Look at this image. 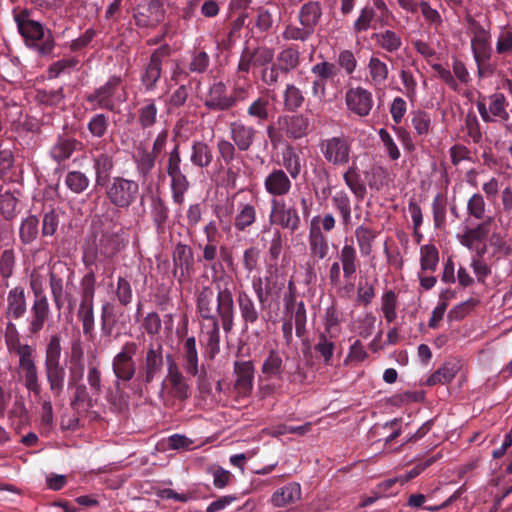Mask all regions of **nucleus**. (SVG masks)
I'll list each match as a JSON object with an SVG mask.
<instances>
[{
	"mask_svg": "<svg viewBox=\"0 0 512 512\" xmlns=\"http://www.w3.org/2000/svg\"><path fill=\"white\" fill-rule=\"evenodd\" d=\"M5 342L8 351L19 357V361L32 356L35 349L28 344L20 342L19 333L13 322L6 323Z\"/></svg>",
	"mask_w": 512,
	"mask_h": 512,
	"instance_id": "nucleus-32",
	"label": "nucleus"
},
{
	"mask_svg": "<svg viewBox=\"0 0 512 512\" xmlns=\"http://www.w3.org/2000/svg\"><path fill=\"white\" fill-rule=\"evenodd\" d=\"M269 220L271 224L279 225L291 233L299 230L301 226V218L296 206L293 204L286 207L284 203H280L275 199L272 200Z\"/></svg>",
	"mask_w": 512,
	"mask_h": 512,
	"instance_id": "nucleus-15",
	"label": "nucleus"
},
{
	"mask_svg": "<svg viewBox=\"0 0 512 512\" xmlns=\"http://www.w3.org/2000/svg\"><path fill=\"white\" fill-rule=\"evenodd\" d=\"M271 102L266 96L257 97L248 107L247 115L258 125H263L270 118Z\"/></svg>",
	"mask_w": 512,
	"mask_h": 512,
	"instance_id": "nucleus-44",
	"label": "nucleus"
},
{
	"mask_svg": "<svg viewBox=\"0 0 512 512\" xmlns=\"http://www.w3.org/2000/svg\"><path fill=\"white\" fill-rule=\"evenodd\" d=\"M338 262L342 266L344 279L347 281L354 279L360 267V260L353 244L344 243L338 254Z\"/></svg>",
	"mask_w": 512,
	"mask_h": 512,
	"instance_id": "nucleus-31",
	"label": "nucleus"
},
{
	"mask_svg": "<svg viewBox=\"0 0 512 512\" xmlns=\"http://www.w3.org/2000/svg\"><path fill=\"white\" fill-rule=\"evenodd\" d=\"M317 217L311 220V226L308 235L310 254L318 260L324 259L329 253L328 239L322 232L320 226L316 225Z\"/></svg>",
	"mask_w": 512,
	"mask_h": 512,
	"instance_id": "nucleus-30",
	"label": "nucleus"
},
{
	"mask_svg": "<svg viewBox=\"0 0 512 512\" xmlns=\"http://www.w3.org/2000/svg\"><path fill=\"white\" fill-rule=\"evenodd\" d=\"M321 17L322 8L318 1L304 3L298 13L300 25L309 28L313 32H315V28L319 24Z\"/></svg>",
	"mask_w": 512,
	"mask_h": 512,
	"instance_id": "nucleus-38",
	"label": "nucleus"
},
{
	"mask_svg": "<svg viewBox=\"0 0 512 512\" xmlns=\"http://www.w3.org/2000/svg\"><path fill=\"white\" fill-rule=\"evenodd\" d=\"M257 222L256 206L252 203H238L233 226L236 232L250 233Z\"/></svg>",
	"mask_w": 512,
	"mask_h": 512,
	"instance_id": "nucleus-29",
	"label": "nucleus"
},
{
	"mask_svg": "<svg viewBox=\"0 0 512 512\" xmlns=\"http://www.w3.org/2000/svg\"><path fill=\"white\" fill-rule=\"evenodd\" d=\"M378 232L368 226L360 225L355 229V238L359 251L363 257L369 256L373 250V243Z\"/></svg>",
	"mask_w": 512,
	"mask_h": 512,
	"instance_id": "nucleus-47",
	"label": "nucleus"
},
{
	"mask_svg": "<svg viewBox=\"0 0 512 512\" xmlns=\"http://www.w3.org/2000/svg\"><path fill=\"white\" fill-rule=\"evenodd\" d=\"M122 83L120 76H111L106 83L96 88L93 93L86 96V101L94 104L95 108L116 112L123 100L118 95Z\"/></svg>",
	"mask_w": 512,
	"mask_h": 512,
	"instance_id": "nucleus-12",
	"label": "nucleus"
},
{
	"mask_svg": "<svg viewBox=\"0 0 512 512\" xmlns=\"http://www.w3.org/2000/svg\"><path fill=\"white\" fill-rule=\"evenodd\" d=\"M218 160L222 161L225 165L229 166L237 158V147L231 141L225 138H220L216 144Z\"/></svg>",
	"mask_w": 512,
	"mask_h": 512,
	"instance_id": "nucleus-62",
	"label": "nucleus"
},
{
	"mask_svg": "<svg viewBox=\"0 0 512 512\" xmlns=\"http://www.w3.org/2000/svg\"><path fill=\"white\" fill-rule=\"evenodd\" d=\"M156 159L157 157L146 149L138 150L137 154L133 156L136 171L143 182L151 178L152 171L156 165Z\"/></svg>",
	"mask_w": 512,
	"mask_h": 512,
	"instance_id": "nucleus-43",
	"label": "nucleus"
},
{
	"mask_svg": "<svg viewBox=\"0 0 512 512\" xmlns=\"http://www.w3.org/2000/svg\"><path fill=\"white\" fill-rule=\"evenodd\" d=\"M508 103L502 93H495L490 96L489 113L494 121L500 122L503 126L509 119V113L506 110Z\"/></svg>",
	"mask_w": 512,
	"mask_h": 512,
	"instance_id": "nucleus-51",
	"label": "nucleus"
},
{
	"mask_svg": "<svg viewBox=\"0 0 512 512\" xmlns=\"http://www.w3.org/2000/svg\"><path fill=\"white\" fill-rule=\"evenodd\" d=\"M301 498V487L296 482H291L277 489L272 495V503L276 507H285L297 502Z\"/></svg>",
	"mask_w": 512,
	"mask_h": 512,
	"instance_id": "nucleus-41",
	"label": "nucleus"
},
{
	"mask_svg": "<svg viewBox=\"0 0 512 512\" xmlns=\"http://www.w3.org/2000/svg\"><path fill=\"white\" fill-rule=\"evenodd\" d=\"M139 344L135 341H126L112 358V371L115 376V387L127 384L138 376L139 365L135 359Z\"/></svg>",
	"mask_w": 512,
	"mask_h": 512,
	"instance_id": "nucleus-4",
	"label": "nucleus"
},
{
	"mask_svg": "<svg viewBox=\"0 0 512 512\" xmlns=\"http://www.w3.org/2000/svg\"><path fill=\"white\" fill-rule=\"evenodd\" d=\"M65 184L72 192L80 194L88 188L90 179L85 173L74 170L67 173Z\"/></svg>",
	"mask_w": 512,
	"mask_h": 512,
	"instance_id": "nucleus-61",
	"label": "nucleus"
},
{
	"mask_svg": "<svg viewBox=\"0 0 512 512\" xmlns=\"http://www.w3.org/2000/svg\"><path fill=\"white\" fill-rule=\"evenodd\" d=\"M226 85L222 82L214 83L207 94L204 106L211 111H227L232 108Z\"/></svg>",
	"mask_w": 512,
	"mask_h": 512,
	"instance_id": "nucleus-27",
	"label": "nucleus"
},
{
	"mask_svg": "<svg viewBox=\"0 0 512 512\" xmlns=\"http://www.w3.org/2000/svg\"><path fill=\"white\" fill-rule=\"evenodd\" d=\"M252 288L256 295V298L261 306V309H266L271 295L278 294L282 289V284L278 285L276 281L272 280V277H257L252 280Z\"/></svg>",
	"mask_w": 512,
	"mask_h": 512,
	"instance_id": "nucleus-33",
	"label": "nucleus"
},
{
	"mask_svg": "<svg viewBox=\"0 0 512 512\" xmlns=\"http://www.w3.org/2000/svg\"><path fill=\"white\" fill-rule=\"evenodd\" d=\"M106 199L118 209H129L140 195L139 182L124 176H114L104 187Z\"/></svg>",
	"mask_w": 512,
	"mask_h": 512,
	"instance_id": "nucleus-5",
	"label": "nucleus"
},
{
	"mask_svg": "<svg viewBox=\"0 0 512 512\" xmlns=\"http://www.w3.org/2000/svg\"><path fill=\"white\" fill-rule=\"evenodd\" d=\"M27 312L26 290L23 286H16L9 290L6 297L5 318L7 322L24 317Z\"/></svg>",
	"mask_w": 512,
	"mask_h": 512,
	"instance_id": "nucleus-20",
	"label": "nucleus"
},
{
	"mask_svg": "<svg viewBox=\"0 0 512 512\" xmlns=\"http://www.w3.org/2000/svg\"><path fill=\"white\" fill-rule=\"evenodd\" d=\"M469 22L473 26L471 39V50L474 58L492 56L491 47V34L481 24L476 22L474 19H470Z\"/></svg>",
	"mask_w": 512,
	"mask_h": 512,
	"instance_id": "nucleus-25",
	"label": "nucleus"
},
{
	"mask_svg": "<svg viewBox=\"0 0 512 512\" xmlns=\"http://www.w3.org/2000/svg\"><path fill=\"white\" fill-rule=\"evenodd\" d=\"M314 350L322 357L325 365H332L335 344L331 341L330 336L328 337L326 333H320Z\"/></svg>",
	"mask_w": 512,
	"mask_h": 512,
	"instance_id": "nucleus-60",
	"label": "nucleus"
},
{
	"mask_svg": "<svg viewBox=\"0 0 512 512\" xmlns=\"http://www.w3.org/2000/svg\"><path fill=\"white\" fill-rule=\"evenodd\" d=\"M18 29L30 49L40 56L52 55L55 48L54 37L40 22L31 19L19 21Z\"/></svg>",
	"mask_w": 512,
	"mask_h": 512,
	"instance_id": "nucleus-6",
	"label": "nucleus"
},
{
	"mask_svg": "<svg viewBox=\"0 0 512 512\" xmlns=\"http://www.w3.org/2000/svg\"><path fill=\"white\" fill-rule=\"evenodd\" d=\"M347 109L360 117H366L372 110L374 101L372 93L361 87L350 88L345 94Z\"/></svg>",
	"mask_w": 512,
	"mask_h": 512,
	"instance_id": "nucleus-17",
	"label": "nucleus"
},
{
	"mask_svg": "<svg viewBox=\"0 0 512 512\" xmlns=\"http://www.w3.org/2000/svg\"><path fill=\"white\" fill-rule=\"evenodd\" d=\"M19 368L23 375L24 386L27 390L38 396L41 393L38 369L33 355L19 361Z\"/></svg>",
	"mask_w": 512,
	"mask_h": 512,
	"instance_id": "nucleus-35",
	"label": "nucleus"
},
{
	"mask_svg": "<svg viewBox=\"0 0 512 512\" xmlns=\"http://www.w3.org/2000/svg\"><path fill=\"white\" fill-rule=\"evenodd\" d=\"M282 97L284 110L292 113L300 109L305 102L303 91L293 83L286 84Z\"/></svg>",
	"mask_w": 512,
	"mask_h": 512,
	"instance_id": "nucleus-46",
	"label": "nucleus"
},
{
	"mask_svg": "<svg viewBox=\"0 0 512 512\" xmlns=\"http://www.w3.org/2000/svg\"><path fill=\"white\" fill-rule=\"evenodd\" d=\"M138 124L143 129H149L157 123L158 107L156 100L146 98L139 103L137 110Z\"/></svg>",
	"mask_w": 512,
	"mask_h": 512,
	"instance_id": "nucleus-42",
	"label": "nucleus"
},
{
	"mask_svg": "<svg viewBox=\"0 0 512 512\" xmlns=\"http://www.w3.org/2000/svg\"><path fill=\"white\" fill-rule=\"evenodd\" d=\"M213 161L211 147L204 141L193 140L190 150V162L198 168H207Z\"/></svg>",
	"mask_w": 512,
	"mask_h": 512,
	"instance_id": "nucleus-40",
	"label": "nucleus"
},
{
	"mask_svg": "<svg viewBox=\"0 0 512 512\" xmlns=\"http://www.w3.org/2000/svg\"><path fill=\"white\" fill-rule=\"evenodd\" d=\"M30 286L34 295L31 317L29 320L28 330L31 335L38 334L44 327L45 322L50 315V306L48 298L44 292L42 281L39 277L32 276Z\"/></svg>",
	"mask_w": 512,
	"mask_h": 512,
	"instance_id": "nucleus-9",
	"label": "nucleus"
},
{
	"mask_svg": "<svg viewBox=\"0 0 512 512\" xmlns=\"http://www.w3.org/2000/svg\"><path fill=\"white\" fill-rule=\"evenodd\" d=\"M334 210L340 215L342 225L347 228L352 223V202L345 190L336 191L331 197Z\"/></svg>",
	"mask_w": 512,
	"mask_h": 512,
	"instance_id": "nucleus-37",
	"label": "nucleus"
},
{
	"mask_svg": "<svg viewBox=\"0 0 512 512\" xmlns=\"http://www.w3.org/2000/svg\"><path fill=\"white\" fill-rule=\"evenodd\" d=\"M171 53L172 49L169 44H163L151 53L140 73V83L145 93L157 90L163 72V63Z\"/></svg>",
	"mask_w": 512,
	"mask_h": 512,
	"instance_id": "nucleus-7",
	"label": "nucleus"
},
{
	"mask_svg": "<svg viewBox=\"0 0 512 512\" xmlns=\"http://www.w3.org/2000/svg\"><path fill=\"white\" fill-rule=\"evenodd\" d=\"M210 66V56L203 49H194L190 53V60L187 64L192 74H204Z\"/></svg>",
	"mask_w": 512,
	"mask_h": 512,
	"instance_id": "nucleus-55",
	"label": "nucleus"
},
{
	"mask_svg": "<svg viewBox=\"0 0 512 512\" xmlns=\"http://www.w3.org/2000/svg\"><path fill=\"white\" fill-rule=\"evenodd\" d=\"M288 75L292 71L296 70L301 64V53L298 45L291 44L282 48L275 61Z\"/></svg>",
	"mask_w": 512,
	"mask_h": 512,
	"instance_id": "nucleus-36",
	"label": "nucleus"
},
{
	"mask_svg": "<svg viewBox=\"0 0 512 512\" xmlns=\"http://www.w3.org/2000/svg\"><path fill=\"white\" fill-rule=\"evenodd\" d=\"M196 311L209 322L205 332V352L212 360L220 352V324L227 334L234 328L235 302L231 288L218 285L215 294L210 286L202 287L196 295Z\"/></svg>",
	"mask_w": 512,
	"mask_h": 512,
	"instance_id": "nucleus-1",
	"label": "nucleus"
},
{
	"mask_svg": "<svg viewBox=\"0 0 512 512\" xmlns=\"http://www.w3.org/2000/svg\"><path fill=\"white\" fill-rule=\"evenodd\" d=\"M92 164L95 174V187L103 188L114 177L112 176L116 165L114 156L108 152L92 155Z\"/></svg>",
	"mask_w": 512,
	"mask_h": 512,
	"instance_id": "nucleus-19",
	"label": "nucleus"
},
{
	"mask_svg": "<svg viewBox=\"0 0 512 512\" xmlns=\"http://www.w3.org/2000/svg\"><path fill=\"white\" fill-rule=\"evenodd\" d=\"M180 356L186 375L190 377L198 376L199 356L194 336H190L183 341Z\"/></svg>",
	"mask_w": 512,
	"mask_h": 512,
	"instance_id": "nucleus-28",
	"label": "nucleus"
},
{
	"mask_svg": "<svg viewBox=\"0 0 512 512\" xmlns=\"http://www.w3.org/2000/svg\"><path fill=\"white\" fill-rule=\"evenodd\" d=\"M282 163L285 172L292 178L297 179L301 173V158L292 146H289L282 153Z\"/></svg>",
	"mask_w": 512,
	"mask_h": 512,
	"instance_id": "nucleus-52",
	"label": "nucleus"
},
{
	"mask_svg": "<svg viewBox=\"0 0 512 512\" xmlns=\"http://www.w3.org/2000/svg\"><path fill=\"white\" fill-rule=\"evenodd\" d=\"M343 180L357 200L362 201L365 198L367 189L356 166L353 165L347 169L343 174Z\"/></svg>",
	"mask_w": 512,
	"mask_h": 512,
	"instance_id": "nucleus-50",
	"label": "nucleus"
},
{
	"mask_svg": "<svg viewBox=\"0 0 512 512\" xmlns=\"http://www.w3.org/2000/svg\"><path fill=\"white\" fill-rule=\"evenodd\" d=\"M45 376L51 392L60 396L64 389L66 371L61 363H44Z\"/></svg>",
	"mask_w": 512,
	"mask_h": 512,
	"instance_id": "nucleus-39",
	"label": "nucleus"
},
{
	"mask_svg": "<svg viewBox=\"0 0 512 512\" xmlns=\"http://www.w3.org/2000/svg\"><path fill=\"white\" fill-rule=\"evenodd\" d=\"M262 373L267 378L280 377L283 372V360L280 354L272 349L264 360L261 368Z\"/></svg>",
	"mask_w": 512,
	"mask_h": 512,
	"instance_id": "nucleus-57",
	"label": "nucleus"
},
{
	"mask_svg": "<svg viewBox=\"0 0 512 512\" xmlns=\"http://www.w3.org/2000/svg\"><path fill=\"white\" fill-rule=\"evenodd\" d=\"M255 368L252 361H235L234 373L236 380L234 388L238 394L248 396L253 390Z\"/></svg>",
	"mask_w": 512,
	"mask_h": 512,
	"instance_id": "nucleus-24",
	"label": "nucleus"
},
{
	"mask_svg": "<svg viewBox=\"0 0 512 512\" xmlns=\"http://www.w3.org/2000/svg\"><path fill=\"white\" fill-rule=\"evenodd\" d=\"M281 75H285V72L276 62H272L259 72L260 80L267 87H276Z\"/></svg>",
	"mask_w": 512,
	"mask_h": 512,
	"instance_id": "nucleus-64",
	"label": "nucleus"
},
{
	"mask_svg": "<svg viewBox=\"0 0 512 512\" xmlns=\"http://www.w3.org/2000/svg\"><path fill=\"white\" fill-rule=\"evenodd\" d=\"M172 275L180 286L192 281L195 273V257L192 247L178 242L172 251Z\"/></svg>",
	"mask_w": 512,
	"mask_h": 512,
	"instance_id": "nucleus-11",
	"label": "nucleus"
},
{
	"mask_svg": "<svg viewBox=\"0 0 512 512\" xmlns=\"http://www.w3.org/2000/svg\"><path fill=\"white\" fill-rule=\"evenodd\" d=\"M340 72L337 64L329 61H321L311 67V74L313 81L311 86V93L315 98L327 97L328 84H334L335 79Z\"/></svg>",
	"mask_w": 512,
	"mask_h": 512,
	"instance_id": "nucleus-14",
	"label": "nucleus"
},
{
	"mask_svg": "<svg viewBox=\"0 0 512 512\" xmlns=\"http://www.w3.org/2000/svg\"><path fill=\"white\" fill-rule=\"evenodd\" d=\"M127 243L124 228H117L116 225L103 228L95 235L94 248L84 253L83 262L86 267L96 262L110 265Z\"/></svg>",
	"mask_w": 512,
	"mask_h": 512,
	"instance_id": "nucleus-2",
	"label": "nucleus"
},
{
	"mask_svg": "<svg viewBox=\"0 0 512 512\" xmlns=\"http://www.w3.org/2000/svg\"><path fill=\"white\" fill-rule=\"evenodd\" d=\"M74 270L66 263L56 262L49 273V287L55 307L61 310L64 306L65 288L72 284Z\"/></svg>",
	"mask_w": 512,
	"mask_h": 512,
	"instance_id": "nucleus-13",
	"label": "nucleus"
},
{
	"mask_svg": "<svg viewBox=\"0 0 512 512\" xmlns=\"http://www.w3.org/2000/svg\"><path fill=\"white\" fill-rule=\"evenodd\" d=\"M109 128V117L104 113L93 115L87 123V129L92 137L102 138Z\"/></svg>",
	"mask_w": 512,
	"mask_h": 512,
	"instance_id": "nucleus-63",
	"label": "nucleus"
},
{
	"mask_svg": "<svg viewBox=\"0 0 512 512\" xmlns=\"http://www.w3.org/2000/svg\"><path fill=\"white\" fill-rule=\"evenodd\" d=\"M458 372L456 364H444L437 369L433 374L426 380L427 386H434L437 384H447L453 380Z\"/></svg>",
	"mask_w": 512,
	"mask_h": 512,
	"instance_id": "nucleus-58",
	"label": "nucleus"
},
{
	"mask_svg": "<svg viewBox=\"0 0 512 512\" xmlns=\"http://www.w3.org/2000/svg\"><path fill=\"white\" fill-rule=\"evenodd\" d=\"M138 365V380L144 385L151 384L164 369V347L162 343H149L144 349Z\"/></svg>",
	"mask_w": 512,
	"mask_h": 512,
	"instance_id": "nucleus-8",
	"label": "nucleus"
},
{
	"mask_svg": "<svg viewBox=\"0 0 512 512\" xmlns=\"http://www.w3.org/2000/svg\"><path fill=\"white\" fill-rule=\"evenodd\" d=\"M367 68L369 71L370 82L375 87L384 86L389 75V68L387 64L380 58L372 56L369 59Z\"/></svg>",
	"mask_w": 512,
	"mask_h": 512,
	"instance_id": "nucleus-49",
	"label": "nucleus"
},
{
	"mask_svg": "<svg viewBox=\"0 0 512 512\" xmlns=\"http://www.w3.org/2000/svg\"><path fill=\"white\" fill-rule=\"evenodd\" d=\"M167 375L164 381H167L171 394L178 400H186L191 395V386L188 378L180 371L178 364L171 354L166 355Z\"/></svg>",
	"mask_w": 512,
	"mask_h": 512,
	"instance_id": "nucleus-16",
	"label": "nucleus"
},
{
	"mask_svg": "<svg viewBox=\"0 0 512 512\" xmlns=\"http://www.w3.org/2000/svg\"><path fill=\"white\" fill-rule=\"evenodd\" d=\"M77 318L82 323V331L88 340H93L95 336V314L94 304L80 303Z\"/></svg>",
	"mask_w": 512,
	"mask_h": 512,
	"instance_id": "nucleus-48",
	"label": "nucleus"
},
{
	"mask_svg": "<svg viewBox=\"0 0 512 512\" xmlns=\"http://www.w3.org/2000/svg\"><path fill=\"white\" fill-rule=\"evenodd\" d=\"M257 130L240 120L233 121L229 124L230 140L236 145L238 151L246 152L253 146Z\"/></svg>",
	"mask_w": 512,
	"mask_h": 512,
	"instance_id": "nucleus-18",
	"label": "nucleus"
},
{
	"mask_svg": "<svg viewBox=\"0 0 512 512\" xmlns=\"http://www.w3.org/2000/svg\"><path fill=\"white\" fill-rule=\"evenodd\" d=\"M264 188L270 196L281 197L290 192L292 182L283 169L273 168L264 179Z\"/></svg>",
	"mask_w": 512,
	"mask_h": 512,
	"instance_id": "nucleus-23",
	"label": "nucleus"
},
{
	"mask_svg": "<svg viewBox=\"0 0 512 512\" xmlns=\"http://www.w3.org/2000/svg\"><path fill=\"white\" fill-rule=\"evenodd\" d=\"M398 297L393 290L385 291L381 296V310L387 323L397 318Z\"/></svg>",
	"mask_w": 512,
	"mask_h": 512,
	"instance_id": "nucleus-59",
	"label": "nucleus"
},
{
	"mask_svg": "<svg viewBox=\"0 0 512 512\" xmlns=\"http://www.w3.org/2000/svg\"><path fill=\"white\" fill-rule=\"evenodd\" d=\"M219 247L218 242H206L204 245H199V248L202 250V260L210 265V269L214 275L224 272L222 263L216 262Z\"/></svg>",
	"mask_w": 512,
	"mask_h": 512,
	"instance_id": "nucleus-53",
	"label": "nucleus"
},
{
	"mask_svg": "<svg viewBox=\"0 0 512 512\" xmlns=\"http://www.w3.org/2000/svg\"><path fill=\"white\" fill-rule=\"evenodd\" d=\"M170 209L164 199L155 197L151 201V219L158 236H163L167 231Z\"/></svg>",
	"mask_w": 512,
	"mask_h": 512,
	"instance_id": "nucleus-34",
	"label": "nucleus"
},
{
	"mask_svg": "<svg viewBox=\"0 0 512 512\" xmlns=\"http://www.w3.org/2000/svg\"><path fill=\"white\" fill-rule=\"evenodd\" d=\"M236 303L243 328L248 330L250 325H254L258 322L263 309L257 307L255 300L246 290H239L237 292Z\"/></svg>",
	"mask_w": 512,
	"mask_h": 512,
	"instance_id": "nucleus-22",
	"label": "nucleus"
},
{
	"mask_svg": "<svg viewBox=\"0 0 512 512\" xmlns=\"http://www.w3.org/2000/svg\"><path fill=\"white\" fill-rule=\"evenodd\" d=\"M319 149L324 159L333 166L349 163L352 154V140L343 134L322 139Z\"/></svg>",
	"mask_w": 512,
	"mask_h": 512,
	"instance_id": "nucleus-10",
	"label": "nucleus"
},
{
	"mask_svg": "<svg viewBox=\"0 0 512 512\" xmlns=\"http://www.w3.org/2000/svg\"><path fill=\"white\" fill-rule=\"evenodd\" d=\"M439 263V251L434 244H425L420 248V266L422 271L434 272Z\"/></svg>",
	"mask_w": 512,
	"mask_h": 512,
	"instance_id": "nucleus-54",
	"label": "nucleus"
},
{
	"mask_svg": "<svg viewBox=\"0 0 512 512\" xmlns=\"http://www.w3.org/2000/svg\"><path fill=\"white\" fill-rule=\"evenodd\" d=\"M279 124L287 138L301 139L309 134L310 119L301 113L279 117Z\"/></svg>",
	"mask_w": 512,
	"mask_h": 512,
	"instance_id": "nucleus-21",
	"label": "nucleus"
},
{
	"mask_svg": "<svg viewBox=\"0 0 512 512\" xmlns=\"http://www.w3.org/2000/svg\"><path fill=\"white\" fill-rule=\"evenodd\" d=\"M82 143L72 136L60 134L50 149V157L57 163L68 160L75 151L80 150Z\"/></svg>",
	"mask_w": 512,
	"mask_h": 512,
	"instance_id": "nucleus-26",
	"label": "nucleus"
},
{
	"mask_svg": "<svg viewBox=\"0 0 512 512\" xmlns=\"http://www.w3.org/2000/svg\"><path fill=\"white\" fill-rule=\"evenodd\" d=\"M376 17L374 8L370 5H365L359 11L358 17L355 19L352 25L353 33L358 35L367 32L372 28V23Z\"/></svg>",
	"mask_w": 512,
	"mask_h": 512,
	"instance_id": "nucleus-56",
	"label": "nucleus"
},
{
	"mask_svg": "<svg viewBox=\"0 0 512 512\" xmlns=\"http://www.w3.org/2000/svg\"><path fill=\"white\" fill-rule=\"evenodd\" d=\"M188 165L182 164L179 143L168 153L165 171L170 178L171 197L174 204L182 205L191 184L187 176Z\"/></svg>",
	"mask_w": 512,
	"mask_h": 512,
	"instance_id": "nucleus-3",
	"label": "nucleus"
},
{
	"mask_svg": "<svg viewBox=\"0 0 512 512\" xmlns=\"http://www.w3.org/2000/svg\"><path fill=\"white\" fill-rule=\"evenodd\" d=\"M376 45L387 53L397 52L402 46L401 36L393 30L386 29L372 35Z\"/></svg>",
	"mask_w": 512,
	"mask_h": 512,
	"instance_id": "nucleus-45",
	"label": "nucleus"
}]
</instances>
